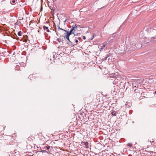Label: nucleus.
Listing matches in <instances>:
<instances>
[{
  "instance_id": "1",
  "label": "nucleus",
  "mask_w": 156,
  "mask_h": 156,
  "mask_svg": "<svg viewBox=\"0 0 156 156\" xmlns=\"http://www.w3.org/2000/svg\"><path fill=\"white\" fill-rule=\"evenodd\" d=\"M79 26V25H77V24H75V25L72 26L71 29L74 32L75 30H77V28Z\"/></svg>"
},
{
  "instance_id": "2",
  "label": "nucleus",
  "mask_w": 156,
  "mask_h": 156,
  "mask_svg": "<svg viewBox=\"0 0 156 156\" xmlns=\"http://www.w3.org/2000/svg\"><path fill=\"white\" fill-rule=\"evenodd\" d=\"M64 31L66 32L67 33H68L69 35H70L71 34H73L74 35V36L75 35V34H74V32L73 31V30H72L71 29L70 32H68V31L66 30H64Z\"/></svg>"
},
{
  "instance_id": "3",
  "label": "nucleus",
  "mask_w": 156,
  "mask_h": 156,
  "mask_svg": "<svg viewBox=\"0 0 156 156\" xmlns=\"http://www.w3.org/2000/svg\"><path fill=\"white\" fill-rule=\"evenodd\" d=\"M44 149H46L47 150H49V149H51V150L52 149L53 147H50L47 144H46V145L44 146V147L43 148Z\"/></svg>"
},
{
  "instance_id": "4",
  "label": "nucleus",
  "mask_w": 156,
  "mask_h": 156,
  "mask_svg": "<svg viewBox=\"0 0 156 156\" xmlns=\"http://www.w3.org/2000/svg\"><path fill=\"white\" fill-rule=\"evenodd\" d=\"M65 35L64 37L66 38L70 42L69 39V37L70 35H69L68 33H67L66 32L65 33Z\"/></svg>"
},
{
  "instance_id": "5",
  "label": "nucleus",
  "mask_w": 156,
  "mask_h": 156,
  "mask_svg": "<svg viewBox=\"0 0 156 156\" xmlns=\"http://www.w3.org/2000/svg\"><path fill=\"white\" fill-rule=\"evenodd\" d=\"M43 29L45 30L46 31L48 32H49V30L48 29V27H46L45 26H43Z\"/></svg>"
},
{
  "instance_id": "6",
  "label": "nucleus",
  "mask_w": 156,
  "mask_h": 156,
  "mask_svg": "<svg viewBox=\"0 0 156 156\" xmlns=\"http://www.w3.org/2000/svg\"><path fill=\"white\" fill-rule=\"evenodd\" d=\"M88 144V143L87 141L85 142L84 143V145L86 146V147L87 148H89Z\"/></svg>"
},
{
  "instance_id": "7",
  "label": "nucleus",
  "mask_w": 156,
  "mask_h": 156,
  "mask_svg": "<svg viewBox=\"0 0 156 156\" xmlns=\"http://www.w3.org/2000/svg\"><path fill=\"white\" fill-rule=\"evenodd\" d=\"M112 115L113 116H116V112L115 111H112Z\"/></svg>"
},
{
  "instance_id": "8",
  "label": "nucleus",
  "mask_w": 156,
  "mask_h": 156,
  "mask_svg": "<svg viewBox=\"0 0 156 156\" xmlns=\"http://www.w3.org/2000/svg\"><path fill=\"white\" fill-rule=\"evenodd\" d=\"M156 39V38H155V37H152L151 38V41H152V42H154V41H155V39Z\"/></svg>"
},
{
  "instance_id": "9",
  "label": "nucleus",
  "mask_w": 156,
  "mask_h": 156,
  "mask_svg": "<svg viewBox=\"0 0 156 156\" xmlns=\"http://www.w3.org/2000/svg\"><path fill=\"white\" fill-rule=\"evenodd\" d=\"M41 152H44V153H49L50 152V151H46L45 150H41Z\"/></svg>"
},
{
  "instance_id": "10",
  "label": "nucleus",
  "mask_w": 156,
  "mask_h": 156,
  "mask_svg": "<svg viewBox=\"0 0 156 156\" xmlns=\"http://www.w3.org/2000/svg\"><path fill=\"white\" fill-rule=\"evenodd\" d=\"M105 46H106V44H105L104 43H103V44L102 46H101V49H103L105 48Z\"/></svg>"
},
{
  "instance_id": "11",
  "label": "nucleus",
  "mask_w": 156,
  "mask_h": 156,
  "mask_svg": "<svg viewBox=\"0 0 156 156\" xmlns=\"http://www.w3.org/2000/svg\"><path fill=\"white\" fill-rule=\"evenodd\" d=\"M17 34H18V35L19 36H21V31H20L18 33H17Z\"/></svg>"
},
{
  "instance_id": "12",
  "label": "nucleus",
  "mask_w": 156,
  "mask_h": 156,
  "mask_svg": "<svg viewBox=\"0 0 156 156\" xmlns=\"http://www.w3.org/2000/svg\"><path fill=\"white\" fill-rule=\"evenodd\" d=\"M57 27H58V29L59 30H62L63 31H64V30H64L61 28H60L59 26H57Z\"/></svg>"
},
{
  "instance_id": "13",
  "label": "nucleus",
  "mask_w": 156,
  "mask_h": 156,
  "mask_svg": "<svg viewBox=\"0 0 156 156\" xmlns=\"http://www.w3.org/2000/svg\"><path fill=\"white\" fill-rule=\"evenodd\" d=\"M129 46L128 45L127 46L126 48L127 49H130V51L133 50V49L132 48H129Z\"/></svg>"
},
{
  "instance_id": "14",
  "label": "nucleus",
  "mask_w": 156,
  "mask_h": 156,
  "mask_svg": "<svg viewBox=\"0 0 156 156\" xmlns=\"http://www.w3.org/2000/svg\"><path fill=\"white\" fill-rule=\"evenodd\" d=\"M57 40L59 42H60L62 41V39L61 38H59L57 39Z\"/></svg>"
},
{
  "instance_id": "15",
  "label": "nucleus",
  "mask_w": 156,
  "mask_h": 156,
  "mask_svg": "<svg viewBox=\"0 0 156 156\" xmlns=\"http://www.w3.org/2000/svg\"><path fill=\"white\" fill-rule=\"evenodd\" d=\"M16 0H11V2L12 3H14L15 2Z\"/></svg>"
},
{
  "instance_id": "16",
  "label": "nucleus",
  "mask_w": 156,
  "mask_h": 156,
  "mask_svg": "<svg viewBox=\"0 0 156 156\" xmlns=\"http://www.w3.org/2000/svg\"><path fill=\"white\" fill-rule=\"evenodd\" d=\"M32 76L31 75H30L29 76V78H30V79H31L32 78Z\"/></svg>"
},
{
  "instance_id": "17",
  "label": "nucleus",
  "mask_w": 156,
  "mask_h": 156,
  "mask_svg": "<svg viewBox=\"0 0 156 156\" xmlns=\"http://www.w3.org/2000/svg\"><path fill=\"white\" fill-rule=\"evenodd\" d=\"M128 146L130 147H131L132 146V144L130 143H129L128 144Z\"/></svg>"
},
{
  "instance_id": "18",
  "label": "nucleus",
  "mask_w": 156,
  "mask_h": 156,
  "mask_svg": "<svg viewBox=\"0 0 156 156\" xmlns=\"http://www.w3.org/2000/svg\"><path fill=\"white\" fill-rule=\"evenodd\" d=\"M78 42V40L77 39H76V40H75V42L76 43H77Z\"/></svg>"
},
{
  "instance_id": "19",
  "label": "nucleus",
  "mask_w": 156,
  "mask_h": 156,
  "mask_svg": "<svg viewBox=\"0 0 156 156\" xmlns=\"http://www.w3.org/2000/svg\"><path fill=\"white\" fill-rule=\"evenodd\" d=\"M83 38L84 40H85L86 39V37L85 36H83Z\"/></svg>"
},
{
  "instance_id": "20",
  "label": "nucleus",
  "mask_w": 156,
  "mask_h": 156,
  "mask_svg": "<svg viewBox=\"0 0 156 156\" xmlns=\"http://www.w3.org/2000/svg\"><path fill=\"white\" fill-rule=\"evenodd\" d=\"M81 39V37H78L77 38V39H78L79 40H80Z\"/></svg>"
},
{
  "instance_id": "21",
  "label": "nucleus",
  "mask_w": 156,
  "mask_h": 156,
  "mask_svg": "<svg viewBox=\"0 0 156 156\" xmlns=\"http://www.w3.org/2000/svg\"><path fill=\"white\" fill-rule=\"evenodd\" d=\"M77 35H78V34H75V36H77Z\"/></svg>"
},
{
  "instance_id": "22",
  "label": "nucleus",
  "mask_w": 156,
  "mask_h": 156,
  "mask_svg": "<svg viewBox=\"0 0 156 156\" xmlns=\"http://www.w3.org/2000/svg\"><path fill=\"white\" fill-rule=\"evenodd\" d=\"M154 93L155 94H156V91H155V92H154Z\"/></svg>"
},
{
  "instance_id": "23",
  "label": "nucleus",
  "mask_w": 156,
  "mask_h": 156,
  "mask_svg": "<svg viewBox=\"0 0 156 156\" xmlns=\"http://www.w3.org/2000/svg\"><path fill=\"white\" fill-rule=\"evenodd\" d=\"M155 29L156 30V26L155 27Z\"/></svg>"
}]
</instances>
